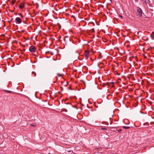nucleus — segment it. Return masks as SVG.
<instances>
[{
	"mask_svg": "<svg viewBox=\"0 0 154 154\" xmlns=\"http://www.w3.org/2000/svg\"><path fill=\"white\" fill-rule=\"evenodd\" d=\"M36 50V48L33 46H30L29 48V50L31 52H35Z\"/></svg>",
	"mask_w": 154,
	"mask_h": 154,
	"instance_id": "f03ea898",
	"label": "nucleus"
},
{
	"mask_svg": "<svg viewBox=\"0 0 154 154\" xmlns=\"http://www.w3.org/2000/svg\"><path fill=\"white\" fill-rule=\"evenodd\" d=\"M151 37L152 38H154V32H152V33L150 35Z\"/></svg>",
	"mask_w": 154,
	"mask_h": 154,
	"instance_id": "423d86ee",
	"label": "nucleus"
},
{
	"mask_svg": "<svg viewBox=\"0 0 154 154\" xmlns=\"http://www.w3.org/2000/svg\"><path fill=\"white\" fill-rule=\"evenodd\" d=\"M121 131V130H119V131Z\"/></svg>",
	"mask_w": 154,
	"mask_h": 154,
	"instance_id": "5701e85b",
	"label": "nucleus"
},
{
	"mask_svg": "<svg viewBox=\"0 0 154 154\" xmlns=\"http://www.w3.org/2000/svg\"><path fill=\"white\" fill-rule=\"evenodd\" d=\"M89 53V52L88 51H85V55L86 59H87L88 58Z\"/></svg>",
	"mask_w": 154,
	"mask_h": 154,
	"instance_id": "7ed1b4c3",
	"label": "nucleus"
},
{
	"mask_svg": "<svg viewBox=\"0 0 154 154\" xmlns=\"http://www.w3.org/2000/svg\"><path fill=\"white\" fill-rule=\"evenodd\" d=\"M63 40L65 41H66V38H64Z\"/></svg>",
	"mask_w": 154,
	"mask_h": 154,
	"instance_id": "6ab92c4d",
	"label": "nucleus"
},
{
	"mask_svg": "<svg viewBox=\"0 0 154 154\" xmlns=\"http://www.w3.org/2000/svg\"><path fill=\"white\" fill-rule=\"evenodd\" d=\"M136 10L139 17H144L145 15L143 12L142 9L138 7H137Z\"/></svg>",
	"mask_w": 154,
	"mask_h": 154,
	"instance_id": "f257e3e1",
	"label": "nucleus"
},
{
	"mask_svg": "<svg viewBox=\"0 0 154 154\" xmlns=\"http://www.w3.org/2000/svg\"><path fill=\"white\" fill-rule=\"evenodd\" d=\"M150 1L149 0H145V2L146 4H148L149 3Z\"/></svg>",
	"mask_w": 154,
	"mask_h": 154,
	"instance_id": "6e6552de",
	"label": "nucleus"
},
{
	"mask_svg": "<svg viewBox=\"0 0 154 154\" xmlns=\"http://www.w3.org/2000/svg\"><path fill=\"white\" fill-rule=\"evenodd\" d=\"M102 130H106V129L105 128H102Z\"/></svg>",
	"mask_w": 154,
	"mask_h": 154,
	"instance_id": "a211bd4d",
	"label": "nucleus"
},
{
	"mask_svg": "<svg viewBox=\"0 0 154 154\" xmlns=\"http://www.w3.org/2000/svg\"><path fill=\"white\" fill-rule=\"evenodd\" d=\"M31 126H32V127H33V126H35V125H34V124H32L30 125Z\"/></svg>",
	"mask_w": 154,
	"mask_h": 154,
	"instance_id": "f8f14e48",
	"label": "nucleus"
},
{
	"mask_svg": "<svg viewBox=\"0 0 154 154\" xmlns=\"http://www.w3.org/2000/svg\"><path fill=\"white\" fill-rule=\"evenodd\" d=\"M152 119H154V118H152Z\"/></svg>",
	"mask_w": 154,
	"mask_h": 154,
	"instance_id": "b1692460",
	"label": "nucleus"
},
{
	"mask_svg": "<svg viewBox=\"0 0 154 154\" xmlns=\"http://www.w3.org/2000/svg\"><path fill=\"white\" fill-rule=\"evenodd\" d=\"M136 1V2H138V0H135Z\"/></svg>",
	"mask_w": 154,
	"mask_h": 154,
	"instance_id": "412c9836",
	"label": "nucleus"
},
{
	"mask_svg": "<svg viewBox=\"0 0 154 154\" xmlns=\"http://www.w3.org/2000/svg\"><path fill=\"white\" fill-rule=\"evenodd\" d=\"M91 30H92V32H95V31H94V29H91Z\"/></svg>",
	"mask_w": 154,
	"mask_h": 154,
	"instance_id": "ddd939ff",
	"label": "nucleus"
},
{
	"mask_svg": "<svg viewBox=\"0 0 154 154\" xmlns=\"http://www.w3.org/2000/svg\"><path fill=\"white\" fill-rule=\"evenodd\" d=\"M24 6V5L23 4H21V5L19 6V7L21 9H23Z\"/></svg>",
	"mask_w": 154,
	"mask_h": 154,
	"instance_id": "39448f33",
	"label": "nucleus"
},
{
	"mask_svg": "<svg viewBox=\"0 0 154 154\" xmlns=\"http://www.w3.org/2000/svg\"><path fill=\"white\" fill-rule=\"evenodd\" d=\"M110 0L111 1V2H112L111 0Z\"/></svg>",
	"mask_w": 154,
	"mask_h": 154,
	"instance_id": "393cba45",
	"label": "nucleus"
},
{
	"mask_svg": "<svg viewBox=\"0 0 154 154\" xmlns=\"http://www.w3.org/2000/svg\"><path fill=\"white\" fill-rule=\"evenodd\" d=\"M65 38H68V36H66L65 37Z\"/></svg>",
	"mask_w": 154,
	"mask_h": 154,
	"instance_id": "f3484780",
	"label": "nucleus"
},
{
	"mask_svg": "<svg viewBox=\"0 0 154 154\" xmlns=\"http://www.w3.org/2000/svg\"><path fill=\"white\" fill-rule=\"evenodd\" d=\"M119 17H120L121 18H122V16L121 15H119Z\"/></svg>",
	"mask_w": 154,
	"mask_h": 154,
	"instance_id": "2eb2a0df",
	"label": "nucleus"
},
{
	"mask_svg": "<svg viewBox=\"0 0 154 154\" xmlns=\"http://www.w3.org/2000/svg\"><path fill=\"white\" fill-rule=\"evenodd\" d=\"M16 22L18 23H20L22 22L21 19L19 17H17L16 18Z\"/></svg>",
	"mask_w": 154,
	"mask_h": 154,
	"instance_id": "20e7f679",
	"label": "nucleus"
},
{
	"mask_svg": "<svg viewBox=\"0 0 154 154\" xmlns=\"http://www.w3.org/2000/svg\"><path fill=\"white\" fill-rule=\"evenodd\" d=\"M51 55H53V54H53V53H52V52H51Z\"/></svg>",
	"mask_w": 154,
	"mask_h": 154,
	"instance_id": "aec40b11",
	"label": "nucleus"
},
{
	"mask_svg": "<svg viewBox=\"0 0 154 154\" xmlns=\"http://www.w3.org/2000/svg\"><path fill=\"white\" fill-rule=\"evenodd\" d=\"M61 89L62 90H63V88L62 87H61Z\"/></svg>",
	"mask_w": 154,
	"mask_h": 154,
	"instance_id": "4be33fe9",
	"label": "nucleus"
},
{
	"mask_svg": "<svg viewBox=\"0 0 154 154\" xmlns=\"http://www.w3.org/2000/svg\"><path fill=\"white\" fill-rule=\"evenodd\" d=\"M32 74H34L35 75V76H36V73H35V72H32Z\"/></svg>",
	"mask_w": 154,
	"mask_h": 154,
	"instance_id": "9d476101",
	"label": "nucleus"
},
{
	"mask_svg": "<svg viewBox=\"0 0 154 154\" xmlns=\"http://www.w3.org/2000/svg\"><path fill=\"white\" fill-rule=\"evenodd\" d=\"M19 15H20V16L22 18H23V16L21 14H20Z\"/></svg>",
	"mask_w": 154,
	"mask_h": 154,
	"instance_id": "4468645a",
	"label": "nucleus"
},
{
	"mask_svg": "<svg viewBox=\"0 0 154 154\" xmlns=\"http://www.w3.org/2000/svg\"><path fill=\"white\" fill-rule=\"evenodd\" d=\"M63 75V74H60L59 73H57V76H59V77H61V76L62 75Z\"/></svg>",
	"mask_w": 154,
	"mask_h": 154,
	"instance_id": "1a4fd4ad",
	"label": "nucleus"
},
{
	"mask_svg": "<svg viewBox=\"0 0 154 154\" xmlns=\"http://www.w3.org/2000/svg\"><path fill=\"white\" fill-rule=\"evenodd\" d=\"M123 128L125 129H128L130 127L128 126H123Z\"/></svg>",
	"mask_w": 154,
	"mask_h": 154,
	"instance_id": "0eeeda50",
	"label": "nucleus"
},
{
	"mask_svg": "<svg viewBox=\"0 0 154 154\" xmlns=\"http://www.w3.org/2000/svg\"><path fill=\"white\" fill-rule=\"evenodd\" d=\"M75 117H75V119H79V118H77V116H75Z\"/></svg>",
	"mask_w": 154,
	"mask_h": 154,
	"instance_id": "dca6fc26",
	"label": "nucleus"
},
{
	"mask_svg": "<svg viewBox=\"0 0 154 154\" xmlns=\"http://www.w3.org/2000/svg\"><path fill=\"white\" fill-rule=\"evenodd\" d=\"M15 2V1H12V5H13L14 4Z\"/></svg>",
	"mask_w": 154,
	"mask_h": 154,
	"instance_id": "9b49d317",
	"label": "nucleus"
}]
</instances>
